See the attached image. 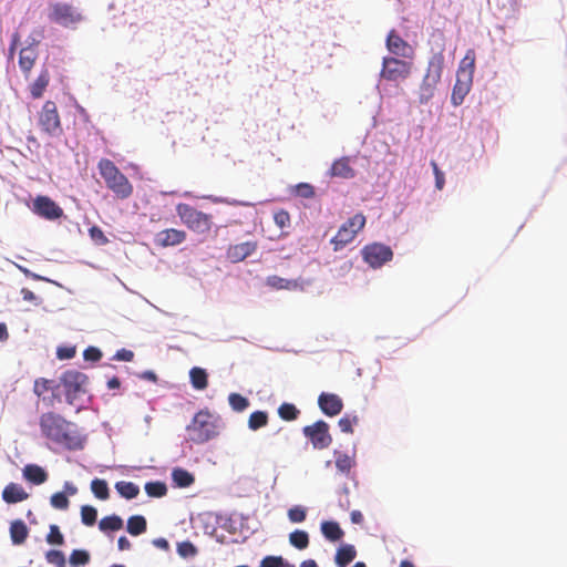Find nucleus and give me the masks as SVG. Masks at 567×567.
<instances>
[{
  "label": "nucleus",
  "mask_w": 567,
  "mask_h": 567,
  "mask_svg": "<svg viewBox=\"0 0 567 567\" xmlns=\"http://www.w3.org/2000/svg\"><path fill=\"white\" fill-rule=\"evenodd\" d=\"M39 124L49 135L54 136L61 133V121L58 107L53 101H47L39 113Z\"/></svg>",
  "instance_id": "obj_11"
},
{
  "label": "nucleus",
  "mask_w": 567,
  "mask_h": 567,
  "mask_svg": "<svg viewBox=\"0 0 567 567\" xmlns=\"http://www.w3.org/2000/svg\"><path fill=\"white\" fill-rule=\"evenodd\" d=\"M329 175L331 177H339L343 179L353 178L355 176V171L351 166V158L349 156H343L336 159L329 169Z\"/></svg>",
  "instance_id": "obj_19"
},
{
  "label": "nucleus",
  "mask_w": 567,
  "mask_h": 567,
  "mask_svg": "<svg viewBox=\"0 0 567 567\" xmlns=\"http://www.w3.org/2000/svg\"><path fill=\"white\" fill-rule=\"evenodd\" d=\"M336 467L343 474L348 475L351 468L355 465L354 456H350L346 453L334 451Z\"/></svg>",
  "instance_id": "obj_30"
},
{
  "label": "nucleus",
  "mask_w": 567,
  "mask_h": 567,
  "mask_svg": "<svg viewBox=\"0 0 567 567\" xmlns=\"http://www.w3.org/2000/svg\"><path fill=\"white\" fill-rule=\"evenodd\" d=\"M268 423V414L265 411H255L248 419V427L252 431H257Z\"/></svg>",
  "instance_id": "obj_37"
},
{
  "label": "nucleus",
  "mask_w": 567,
  "mask_h": 567,
  "mask_svg": "<svg viewBox=\"0 0 567 567\" xmlns=\"http://www.w3.org/2000/svg\"><path fill=\"white\" fill-rule=\"evenodd\" d=\"M87 375L76 370H68L60 377V383L64 388L65 399L69 404L74 402L86 392Z\"/></svg>",
  "instance_id": "obj_6"
},
{
  "label": "nucleus",
  "mask_w": 567,
  "mask_h": 567,
  "mask_svg": "<svg viewBox=\"0 0 567 567\" xmlns=\"http://www.w3.org/2000/svg\"><path fill=\"white\" fill-rule=\"evenodd\" d=\"M73 567L84 566L90 561V554L83 549H74L69 558Z\"/></svg>",
  "instance_id": "obj_42"
},
{
  "label": "nucleus",
  "mask_w": 567,
  "mask_h": 567,
  "mask_svg": "<svg viewBox=\"0 0 567 567\" xmlns=\"http://www.w3.org/2000/svg\"><path fill=\"white\" fill-rule=\"evenodd\" d=\"M412 69V61L396 56H384L382 60L381 76L391 82L403 81L411 75Z\"/></svg>",
  "instance_id": "obj_7"
},
{
  "label": "nucleus",
  "mask_w": 567,
  "mask_h": 567,
  "mask_svg": "<svg viewBox=\"0 0 567 567\" xmlns=\"http://www.w3.org/2000/svg\"><path fill=\"white\" fill-rule=\"evenodd\" d=\"M274 220L280 228L288 227L290 225V215L287 210L280 209L275 213Z\"/></svg>",
  "instance_id": "obj_52"
},
{
  "label": "nucleus",
  "mask_w": 567,
  "mask_h": 567,
  "mask_svg": "<svg viewBox=\"0 0 567 567\" xmlns=\"http://www.w3.org/2000/svg\"><path fill=\"white\" fill-rule=\"evenodd\" d=\"M475 51L473 49H468L464 55V58L460 62V66L456 75L468 78L473 80V74L475 71Z\"/></svg>",
  "instance_id": "obj_23"
},
{
  "label": "nucleus",
  "mask_w": 567,
  "mask_h": 567,
  "mask_svg": "<svg viewBox=\"0 0 567 567\" xmlns=\"http://www.w3.org/2000/svg\"><path fill=\"white\" fill-rule=\"evenodd\" d=\"M146 519L142 515L131 516L127 520V532L133 536H138L146 530Z\"/></svg>",
  "instance_id": "obj_33"
},
{
  "label": "nucleus",
  "mask_w": 567,
  "mask_h": 567,
  "mask_svg": "<svg viewBox=\"0 0 567 567\" xmlns=\"http://www.w3.org/2000/svg\"><path fill=\"white\" fill-rule=\"evenodd\" d=\"M97 168L106 187L112 190L117 198L126 199L133 194V185L111 159H100Z\"/></svg>",
  "instance_id": "obj_2"
},
{
  "label": "nucleus",
  "mask_w": 567,
  "mask_h": 567,
  "mask_svg": "<svg viewBox=\"0 0 567 567\" xmlns=\"http://www.w3.org/2000/svg\"><path fill=\"white\" fill-rule=\"evenodd\" d=\"M351 519H352L353 523L359 524V523H361L363 520V516H362V514L359 511H353L351 513Z\"/></svg>",
  "instance_id": "obj_64"
},
{
  "label": "nucleus",
  "mask_w": 567,
  "mask_h": 567,
  "mask_svg": "<svg viewBox=\"0 0 567 567\" xmlns=\"http://www.w3.org/2000/svg\"><path fill=\"white\" fill-rule=\"evenodd\" d=\"M359 419L357 415L350 416L348 414L343 415L338 424L342 432L344 433H353V425L358 424Z\"/></svg>",
  "instance_id": "obj_45"
},
{
  "label": "nucleus",
  "mask_w": 567,
  "mask_h": 567,
  "mask_svg": "<svg viewBox=\"0 0 567 567\" xmlns=\"http://www.w3.org/2000/svg\"><path fill=\"white\" fill-rule=\"evenodd\" d=\"M362 256L367 264L372 268H380L393 257L392 249L383 244L374 243L367 245L362 249Z\"/></svg>",
  "instance_id": "obj_13"
},
{
  "label": "nucleus",
  "mask_w": 567,
  "mask_h": 567,
  "mask_svg": "<svg viewBox=\"0 0 567 567\" xmlns=\"http://www.w3.org/2000/svg\"><path fill=\"white\" fill-rule=\"evenodd\" d=\"M186 431L192 442L203 444L218 435V420L208 410H200L186 426Z\"/></svg>",
  "instance_id": "obj_3"
},
{
  "label": "nucleus",
  "mask_w": 567,
  "mask_h": 567,
  "mask_svg": "<svg viewBox=\"0 0 567 567\" xmlns=\"http://www.w3.org/2000/svg\"><path fill=\"white\" fill-rule=\"evenodd\" d=\"M303 435L311 442L313 449L324 450L332 443L327 422L320 420L302 429Z\"/></svg>",
  "instance_id": "obj_10"
},
{
  "label": "nucleus",
  "mask_w": 567,
  "mask_h": 567,
  "mask_svg": "<svg viewBox=\"0 0 567 567\" xmlns=\"http://www.w3.org/2000/svg\"><path fill=\"white\" fill-rule=\"evenodd\" d=\"M300 414V411L292 403H282L278 408V415L285 421H295Z\"/></svg>",
  "instance_id": "obj_39"
},
{
  "label": "nucleus",
  "mask_w": 567,
  "mask_h": 567,
  "mask_svg": "<svg viewBox=\"0 0 567 567\" xmlns=\"http://www.w3.org/2000/svg\"><path fill=\"white\" fill-rule=\"evenodd\" d=\"M297 192L305 198H311L315 196V189L310 184L301 183L297 185Z\"/></svg>",
  "instance_id": "obj_55"
},
{
  "label": "nucleus",
  "mask_w": 567,
  "mask_h": 567,
  "mask_svg": "<svg viewBox=\"0 0 567 567\" xmlns=\"http://www.w3.org/2000/svg\"><path fill=\"white\" fill-rule=\"evenodd\" d=\"M260 567H290V566L280 556H267L261 560Z\"/></svg>",
  "instance_id": "obj_49"
},
{
  "label": "nucleus",
  "mask_w": 567,
  "mask_h": 567,
  "mask_svg": "<svg viewBox=\"0 0 567 567\" xmlns=\"http://www.w3.org/2000/svg\"><path fill=\"white\" fill-rule=\"evenodd\" d=\"M10 536L13 544L20 545L28 537V527L22 520H16L10 526Z\"/></svg>",
  "instance_id": "obj_28"
},
{
  "label": "nucleus",
  "mask_w": 567,
  "mask_h": 567,
  "mask_svg": "<svg viewBox=\"0 0 567 567\" xmlns=\"http://www.w3.org/2000/svg\"><path fill=\"white\" fill-rule=\"evenodd\" d=\"M50 83V72L48 69H42L38 78L30 85V94L33 99L42 97L44 91Z\"/></svg>",
  "instance_id": "obj_22"
},
{
  "label": "nucleus",
  "mask_w": 567,
  "mask_h": 567,
  "mask_svg": "<svg viewBox=\"0 0 567 567\" xmlns=\"http://www.w3.org/2000/svg\"><path fill=\"white\" fill-rule=\"evenodd\" d=\"M29 494L17 483H9L2 491V499L7 504H16L28 499Z\"/></svg>",
  "instance_id": "obj_21"
},
{
  "label": "nucleus",
  "mask_w": 567,
  "mask_h": 567,
  "mask_svg": "<svg viewBox=\"0 0 567 567\" xmlns=\"http://www.w3.org/2000/svg\"><path fill=\"white\" fill-rule=\"evenodd\" d=\"M59 388V384L54 382V380L39 378L34 381L33 392L37 396L41 398L45 392L55 391Z\"/></svg>",
  "instance_id": "obj_34"
},
{
  "label": "nucleus",
  "mask_w": 567,
  "mask_h": 567,
  "mask_svg": "<svg viewBox=\"0 0 567 567\" xmlns=\"http://www.w3.org/2000/svg\"><path fill=\"white\" fill-rule=\"evenodd\" d=\"M91 491L99 499L105 501L110 497V489L106 481L104 480L94 478L91 482Z\"/></svg>",
  "instance_id": "obj_36"
},
{
  "label": "nucleus",
  "mask_w": 567,
  "mask_h": 567,
  "mask_svg": "<svg viewBox=\"0 0 567 567\" xmlns=\"http://www.w3.org/2000/svg\"><path fill=\"white\" fill-rule=\"evenodd\" d=\"M83 357L86 361L96 362L102 358V352L95 347H89L84 350Z\"/></svg>",
  "instance_id": "obj_54"
},
{
  "label": "nucleus",
  "mask_w": 567,
  "mask_h": 567,
  "mask_svg": "<svg viewBox=\"0 0 567 567\" xmlns=\"http://www.w3.org/2000/svg\"><path fill=\"white\" fill-rule=\"evenodd\" d=\"M51 505L58 509H66L69 507V498L63 492L54 493L51 496Z\"/></svg>",
  "instance_id": "obj_48"
},
{
  "label": "nucleus",
  "mask_w": 567,
  "mask_h": 567,
  "mask_svg": "<svg viewBox=\"0 0 567 567\" xmlns=\"http://www.w3.org/2000/svg\"><path fill=\"white\" fill-rule=\"evenodd\" d=\"M306 509L301 506H295L288 511V517L292 523H301L306 519Z\"/></svg>",
  "instance_id": "obj_50"
},
{
  "label": "nucleus",
  "mask_w": 567,
  "mask_h": 567,
  "mask_svg": "<svg viewBox=\"0 0 567 567\" xmlns=\"http://www.w3.org/2000/svg\"><path fill=\"white\" fill-rule=\"evenodd\" d=\"M133 358H134L133 351L127 350V349H121V350L116 351V353L113 357L114 360L126 361V362L132 361Z\"/></svg>",
  "instance_id": "obj_56"
},
{
  "label": "nucleus",
  "mask_w": 567,
  "mask_h": 567,
  "mask_svg": "<svg viewBox=\"0 0 567 567\" xmlns=\"http://www.w3.org/2000/svg\"><path fill=\"white\" fill-rule=\"evenodd\" d=\"M47 542L51 545H63L64 537L62 533L60 532V528L58 525H51L49 534L47 536Z\"/></svg>",
  "instance_id": "obj_46"
},
{
  "label": "nucleus",
  "mask_w": 567,
  "mask_h": 567,
  "mask_svg": "<svg viewBox=\"0 0 567 567\" xmlns=\"http://www.w3.org/2000/svg\"><path fill=\"white\" fill-rule=\"evenodd\" d=\"M228 402L231 409L236 412H243L249 406L248 399L239 393H230L228 396Z\"/></svg>",
  "instance_id": "obj_41"
},
{
  "label": "nucleus",
  "mask_w": 567,
  "mask_h": 567,
  "mask_svg": "<svg viewBox=\"0 0 567 567\" xmlns=\"http://www.w3.org/2000/svg\"><path fill=\"white\" fill-rule=\"evenodd\" d=\"M290 544L297 549H305L309 546V535L305 530H295L289 535Z\"/></svg>",
  "instance_id": "obj_38"
},
{
  "label": "nucleus",
  "mask_w": 567,
  "mask_h": 567,
  "mask_svg": "<svg viewBox=\"0 0 567 567\" xmlns=\"http://www.w3.org/2000/svg\"><path fill=\"white\" fill-rule=\"evenodd\" d=\"M21 295H22L23 300H25V301L32 302V301H34L37 299L34 292L31 291L28 288H22L21 289Z\"/></svg>",
  "instance_id": "obj_59"
},
{
  "label": "nucleus",
  "mask_w": 567,
  "mask_h": 567,
  "mask_svg": "<svg viewBox=\"0 0 567 567\" xmlns=\"http://www.w3.org/2000/svg\"><path fill=\"white\" fill-rule=\"evenodd\" d=\"M74 354H75L74 348H60L58 350V357L60 359H71L74 357Z\"/></svg>",
  "instance_id": "obj_58"
},
{
  "label": "nucleus",
  "mask_w": 567,
  "mask_h": 567,
  "mask_svg": "<svg viewBox=\"0 0 567 567\" xmlns=\"http://www.w3.org/2000/svg\"><path fill=\"white\" fill-rule=\"evenodd\" d=\"M172 477H173L174 483L178 487H188L195 481L193 474H190L188 471L181 468V467L173 470Z\"/></svg>",
  "instance_id": "obj_32"
},
{
  "label": "nucleus",
  "mask_w": 567,
  "mask_h": 567,
  "mask_svg": "<svg viewBox=\"0 0 567 567\" xmlns=\"http://www.w3.org/2000/svg\"><path fill=\"white\" fill-rule=\"evenodd\" d=\"M97 517V512L93 506L84 505L81 507V519L82 523L86 526H92L95 524Z\"/></svg>",
  "instance_id": "obj_43"
},
{
  "label": "nucleus",
  "mask_w": 567,
  "mask_h": 567,
  "mask_svg": "<svg viewBox=\"0 0 567 567\" xmlns=\"http://www.w3.org/2000/svg\"><path fill=\"white\" fill-rule=\"evenodd\" d=\"M365 225V216L361 213L355 214L350 217L346 223H343L337 235L331 239L334 250L342 249L346 245L351 243L355 235L364 227Z\"/></svg>",
  "instance_id": "obj_8"
},
{
  "label": "nucleus",
  "mask_w": 567,
  "mask_h": 567,
  "mask_svg": "<svg viewBox=\"0 0 567 567\" xmlns=\"http://www.w3.org/2000/svg\"><path fill=\"white\" fill-rule=\"evenodd\" d=\"M145 492L150 497H163L167 493V487L163 482H148L145 484Z\"/></svg>",
  "instance_id": "obj_40"
},
{
  "label": "nucleus",
  "mask_w": 567,
  "mask_h": 567,
  "mask_svg": "<svg viewBox=\"0 0 567 567\" xmlns=\"http://www.w3.org/2000/svg\"><path fill=\"white\" fill-rule=\"evenodd\" d=\"M49 18L52 22L64 28L75 27L84 19L82 13L75 7L64 2H55L51 4Z\"/></svg>",
  "instance_id": "obj_9"
},
{
  "label": "nucleus",
  "mask_w": 567,
  "mask_h": 567,
  "mask_svg": "<svg viewBox=\"0 0 567 567\" xmlns=\"http://www.w3.org/2000/svg\"><path fill=\"white\" fill-rule=\"evenodd\" d=\"M258 248L257 241H245L240 244L230 245L226 250V257L229 261L237 264L245 260L247 257L255 254Z\"/></svg>",
  "instance_id": "obj_15"
},
{
  "label": "nucleus",
  "mask_w": 567,
  "mask_h": 567,
  "mask_svg": "<svg viewBox=\"0 0 567 567\" xmlns=\"http://www.w3.org/2000/svg\"><path fill=\"white\" fill-rule=\"evenodd\" d=\"M121 386V381L118 378L113 377L107 381V388L110 390L118 389Z\"/></svg>",
  "instance_id": "obj_62"
},
{
  "label": "nucleus",
  "mask_w": 567,
  "mask_h": 567,
  "mask_svg": "<svg viewBox=\"0 0 567 567\" xmlns=\"http://www.w3.org/2000/svg\"><path fill=\"white\" fill-rule=\"evenodd\" d=\"M187 234L185 230L176 228H167L155 235L154 243L158 247L176 246L186 240Z\"/></svg>",
  "instance_id": "obj_16"
},
{
  "label": "nucleus",
  "mask_w": 567,
  "mask_h": 567,
  "mask_svg": "<svg viewBox=\"0 0 567 567\" xmlns=\"http://www.w3.org/2000/svg\"><path fill=\"white\" fill-rule=\"evenodd\" d=\"M386 49L395 56L412 60L414 58V49L395 30H391L386 37Z\"/></svg>",
  "instance_id": "obj_14"
},
{
  "label": "nucleus",
  "mask_w": 567,
  "mask_h": 567,
  "mask_svg": "<svg viewBox=\"0 0 567 567\" xmlns=\"http://www.w3.org/2000/svg\"><path fill=\"white\" fill-rule=\"evenodd\" d=\"M266 286L272 290H303L307 282L301 279H286L277 275H271L266 278Z\"/></svg>",
  "instance_id": "obj_17"
},
{
  "label": "nucleus",
  "mask_w": 567,
  "mask_h": 567,
  "mask_svg": "<svg viewBox=\"0 0 567 567\" xmlns=\"http://www.w3.org/2000/svg\"><path fill=\"white\" fill-rule=\"evenodd\" d=\"M19 43H20V34H19V32H14L11 37V43L8 49V55L10 59L13 58Z\"/></svg>",
  "instance_id": "obj_57"
},
{
  "label": "nucleus",
  "mask_w": 567,
  "mask_h": 567,
  "mask_svg": "<svg viewBox=\"0 0 567 567\" xmlns=\"http://www.w3.org/2000/svg\"><path fill=\"white\" fill-rule=\"evenodd\" d=\"M472 81V79L456 75V82L452 93V101L455 105L460 104L470 92Z\"/></svg>",
  "instance_id": "obj_24"
},
{
  "label": "nucleus",
  "mask_w": 567,
  "mask_h": 567,
  "mask_svg": "<svg viewBox=\"0 0 567 567\" xmlns=\"http://www.w3.org/2000/svg\"><path fill=\"white\" fill-rule=\"evenodd\" d=\"M153 545L157 548L167 550L169 545L168 542L165 538H156L153 540Z\"/></svg>",
  "instance_id": "obj_61"
},
{
  "label": "nucleus",
  "mask_w": 567,
  "mask_h": 567,
  "mask_svg": "<svg viewBox=\"0 0 567 567\" xmlns=\"http://www.w3.org/2000/svg\"><path fill=\"white\" fill-rule=\"evenodd\" d=\"M431 166L435 176V186L439 190L443 189L445 184L444 173L439 168L436 162L432 161Z\"/></svg>",
  "instance_id": "obj_53"
},
{
  "label": "nucleus",
  "mask_w": 567,
  "mask_h": 567,
  "mask_svg": "<svg viewBox=\"0 0 567 567\" xmlns=\"http://www.w3.org/2000/svg\"><path fill=\"white\" fill-rule=\"evenodd\" d=\"M318 404L321 411L328 416L338 415L343 409L341 398L334 393L322 392L318 398Z\"/></svg>",
  "instance_id": "obj_18"
},
{
  "label": "nucleus",
  "mask_w": 567,
  "mask_h": 567,
  "mask_svg": "<svg viewBox=\"0 0 567 567\" xmlns=\"http://www.w3.org/2000/svg\"><path fill=\"white\" fill-rule=\"evenodd\" d=\"M177 553L182 557L186 558V557L195 556L197 553V549L190 542H183V543L178 544Z\"/></svg>",
  "instance_id": "obj_51"
},
{
  "label": "nucleus",
  "mask_w": 567,
  "mask_h": 567,
  "mask_svg": "<svg viewBox=\"0 0 567 567\" xmlns=\"http://www.w3.org/2000/svg\"><path fill=\"white\" fill-rule=\"evenodd\" d=\"M321 532L323 536L331 542H337L343 536V530L336 522H323L321 524Z\"/></svg>",
  "instance_id": "obj_29"
},
{
  "label": "nucleus",
  "mask_w": 567,
  "mask_h": 567,
  "mask_svg": "<svg viewBox=\"0 0 567 567\" xmlns=\"http://www.w3.org/2000/svg\"><path fill=\"white\" fill-rule=\"evenodd\" d=\"M9 338L8 329L4 323H0V341H6Z\"/></svg>",
  "instance_id": "obj_63"
},
{
  "label": "nucleus",
  "mask_w": 567,
  "mask_h": 567,
  "mask_svg": "<svg viewBox=\"0 0 567 567\" xmlns=\"http://www.w3.org/2000/svg\"><path fill=\"white\" fill-rule=\"evenodd\" d=\"M23 477L35 485H40L48 480V473L37 464H28L23 468Z\"/></svg>",
  "instance_id": "obj_25"
},
{
  "label": "nucleus",
  "mask_w": 567,
  "mask_h": 567,
  "mask_svg": "<svg viewBox=\"0 0 567 567\" xmlns=\"http://www.w3.org/2000/svg\"><path fill=\"white\" fill-rule=\"evenodd\" d=\"M115 488L126 499L135 498L140 493V487L132 482L120 481L115 484Z\"/></svg>",
  "instance_id": "obj_31"
},
{
  "label": "nucleus",
  "mask_w": 567,
  "mask_h": 567,
  "mask_svg": "<svg viewBox=\"0 0 567 567\" xmlns=\"http://www.w3.org/2000/svg\"><path fill=\"white\" fill-rule=\"evenodd\" d=\"M89 234H90L91 239L96 245L102 246V245H106L109 243L107 237L104 235L103 230L99 226H92L89 229Z\"/></svg>",
  "instance_id": "obj_47"
},
{
  "label": "nucleus",
  "mask_w": 567,
  "mask_h": 567,
  "mask_svg": "<svg viewBox=\"0 0 567 567\" xmlns=\"http://www.w3.org/2000/svg\"><path fill=\"white\" fill-rule=\"evenodd\" d=\"M357 551L352 545L341 546L336 554V563L339 567H346L355 558Z\"/></svg>",
  "instance_id": "obj_27"
},
{
  "label": "nucleus",
  "mask_w": 567,
  "mask_h": 567,
  "mask_svg": "<svg viewBox=\"0 0 567 567\" xmlns=\"http://www.w3.org/2000/svg\"><path fill=\"white\" fill-rule=\"evenodd\" d=\"M45 559L49 564L55 567H65V557L62 551L51 549L45 554Z\"/></svg>",
  "instance_id": "obj_44"
},
{
  "label": "nucleus",
  "mask_w": 567,
  "mask_h": 567,
  "mask_svg": "<svg viewBox=\"0 0 567 567\" xmlns=\"http://www.w3.org/2000/svg\"><path fill=\"white\" fill-rule=\"evenodd\" d=\"M122 527H123V520L117 515L105 516L99 523V528L102 532H107V530L114 532V530L121 529Z\"/></svg>",
  "instance_id": "obj_35"
},
{
  "label": "nucleus",
  "mask_w": 567,
  "mask_h": 567,
  "mask_svg": "<svg viewBox=\"0 0 567 567\" xmlns=\"http://www.w3.org/2000/svg\"><path fill=\"white\" fill-rule=\"evenodd\" d=\"M444 69V54L442 51L434 53L426 66L425 74L420 85L421 101L433 97L437 84L441 82Z\"/></svg>",
  "instance_id": "obj_5"
},
{
  "label": "nucleus",
  "mask_w": 567,
  "mask_h": 567,
  "mask_svg": "<svg viewBox=\"0 0 567 567\" xmlns=\"http://www.w3.org/2000/svg\"><path fill=\"white\" fill-rule=\"evenodd\" d=\"M31 210L47 220H56L64 215L63 209L49 196L38 195L32 203Z\"/></svg>",
  "instance_id": "obj_12"
},
{
  "label": "nucleus",
  "mask_w": 567,
  "mask_h": 567,
  "mask_svg": "<svg viewBox=\"0 0 567 567\" xmlns=\"http://www.w3.org/2000/svg\"><path fill=\"white\" fill-rule=\"evenodd\" d=\"M39 52L38 49L31 47H23L19 52V66L24 75V78H29L32 69L35 65L38 60Z\"/></svg>",
  "instance_id": "obj_20"
},
{
  "label": "nucleus",
  "mask_w": 567,
  "mask_h": 567,
  "mask_svg": "<svg viewBox=\"0 0 567 567\" xmlns=\"http://www.w3.org/2000/svg\"><path fill=\"white\" fill-rule=\"evenodd\" d=\"M117 546L120 550H127L131 548V542L125 536H121L117 540Z\"/></svg>",
  "instance_id": "obj_60"
},
{
  "label": "nucleus",
  "mask_w": 567,
  "mask_h": 567,
  "mask_svg": "<svg viewBox=\"0 0 567 567\" xmlns=\"http://www.w3.org/2000/svg\"><path fill=\"white\" fill-rule=\"evenodd\" d=\"M190 383L196 390H204L208 385V374L205 369L194 367L189 371Z\"/></svg>",
  "instance_id": "obj_26"
},
{
  "label": "nucleus",
  "mask_w": 567,
  "mask_h": 567,
  "mask_svg": "<svg viewBox=\"0 0 567 567\" xmlns=\"http://www.w3.org/2000/svg\"><path fill=\"white\" fill-rule=\"evenodd\" d=\"M41 434L53 444L68 450H82L86 436L81 432L76 423L68 421L55 412H45L39 419Z\"/></svg>",
  "instance_id": "obj_1"
},
{
  "label": "nucleus",
  "mask_w": 567,
  "mask_h": 567,
  "mask_svg": "<svg viewBox=\"0 0 567 567\" xmlns=\"http://www.w3.org/2000/svg\"><path fill=\"white\" fill-rule=\"evenodd\" d=\"M176 214L179 217L181 221L193 233H196L198 235H205L212 230V215L203 213L189 204H177Z\"/></svg>",
  "instance_id": "obj_4"
}]
</instances>
